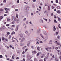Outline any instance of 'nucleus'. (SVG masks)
<instances>
[{"instance_id":"nucleus-1","label":"nucleus","mask_w":61,"mask_h":61,"mask_svg":"<svg viewBox=\"0 0 61 61\" xmlns=\"http://www.w3.org/2000/svg\"><path fill=\"white\" fill-rule=\"evenodd\" d=\"M29 7L28 6L25 8V10L26 12H28L29 10Z\"/></svg>"},{"instance_id":"nucleus-2","label":"nucleus","mask_w":61,"mask_h":61,"mask_svg":"<svg viewBox=\"0 0 61 61\" xmlns=\"http://www.w3.org/2000/svg\"><path fill=\"white\" fill-rule=\"evenodd\" d=\"M45 54H42L41 55V58H43L45 57Z\"/></svg>"},{"instance_id":"nucleus-3","label":"nucleus","mask_w":61,"mask_h":61,"mask_svg":"<svg viewBox=\"0 0 61 61\" xmlns=\"http://www.w3.org/2000/svg\"><path fill=\"white\" fill-rule=\"evenodd\" d=\"M18 26H19L18 25H17L16 28L15 29V30L16 31H17L18 30Z\"/></svg>"},{"instance_id":"nucleus-4","label":"nucleus","mask_w":61,"mask_h":61,"mask_svg":"<svg viewBox=\"0 0 61 61\" xmlns=\"http://www.w3.org/2000/svg\"><path fill=\"white\" fill-rule=\"evenodd\" d=\"M53 31H55V30H56V27H55V26L53 25Z\"/></svg>"},{"instance_id":"nucleus-5","label":"nucleus","mask_w":61,"mask_h":61,"mask_svg":"<svg viewBox=\"0 0 61 61\" xmlns=\"http://www.w3.org/2000/svg\"><path fill=\"white\" fill-rule=\"evenodd\" d=\"M16 23H18L19 22V19H16Z\"/></svg>"},{"instance_id":"nucleus-6","label":"nucleus","mask_w":61,"mask_h":61,"mask_svg":"<svg viewBox=\"0 0 61 61\" xmlns=\"http://www.w3.org/2000/svg\"><path fill=\"white\" fill-rule=\"evenodd\" d=\"M25 40V38H23L21 40V41H20L21 42H23V41H24V40Z\"/></svg>"},{"instance_id":"nucleus-7","label":"nucleus","mask_w":61,"mask_h":61,"mask_svg":"<svg viewBox=\"0 0 61 61\" xmlns=\"http://www.w3.org/2000/svg\"><path fill=\"white\" fill-rule=\"evenodd\" d=\"M48 10H50V6H48Z\"/></svg>"},{"instance_id":"nucleus-8","label":"nucleus","mask_w":61,"mask_h":61,"mask_svg":"<svg viewBox=\"0 0 61 61\" xmlns=\"http://www.w3.org/2000/svg\"><path fill=\"white\" fill-rule=\"evenodd\" d=\"M43 34L44 35H46L47 34L46 33V31H44V32H43Z\"/></svg>"},{"instance_id":"nucleus-9","label":"nucleus","mask_w":61,"mask_h":61,"mask_svg":"<svg viewBox=\"0 0 61 61\" xmlns=\"http://www.w3.org/2000/svg\"><path fill=\"white\" fill-rule=\"evenodd\" d=\"M40 35L41 36V37H42V38H43V39H45V37H44L43 36V35H42V34H40Z\"/></svg>"},{"instance_id":"nucleus-10","label":"nucleus","mask_w":61,"mask_h":61,"mask_svg":"<svg viewBox=\"0 0 61 61\" xmlns=\"http://www.w3.org/2000/svg\"><path fill=\"white\" fill-rule=\"evenodd\" d=\"M20 46H24L25 45L24 44H22L21 43H20Z\"/></svg>"},{"instance_id":"nucleus-11","label":"nucleus","mask_w":61,"mask_h":61,"mask_svg":"<svg viewBox=\"0 0 61 61\" xmlns=\"http://www.w3.org/2000/svg\"><path fill=\"white\" fill-rule=\"evenodd\" d=\"M56 8L58 9H60V7L59 6H57L56 7Z\"/></svg>"},{"instance_id":"nucleus-12","label":"nucleus","mask_w":61,"mask_h":61,"mask_svg":"<svg viewBox=\"0 0 61 61\" xmlns=\"http://www.w3.org/2000/svg\"><path fill=\"white\" fill-rule=\"evenodd\" d=\"M3 18V17L2 16H0V21H1Z\"/></svg>"},{"instance_id":"nucleus-13","label":"nucleus","mask_w":61,"mask_h":61,"mask_svg":"<svg viewBox=\"0 0 61 61\" xmlns=\"http://www.w3.org/2000/svg\"><path fill=\"white\" fill-rule=\"evenodd\" d=\"M23 36V35L22 34H21L20 35V37L21 38H22V37Z\"/></svg>"},{"instance_id":"nucleus-14","label":"nucleus","mask_w":61,"mask_h":61,"mask_svg":"<svg viewBox=\"0 0 61 61\" xmlns=\"http://www.w3.org/2000/svg\"><path fill=\"white\" fill-rule=\"evenodd\" d=\"M14 56H15V55H13L12 57V59H14Z\"/></svg>"},{"instance_id":"nucleus-15","label":"nucleus","mask_w":61,"mask_h":61,"mask_svg":"<svg viewBox=\"0 0 61 61\" xmlns=\"http://www.w3.org/2000/svg\"><path fill=\"white\" fill-rule=\"evenodd\" d=\"M40 32V29L38 30L37 32V34L38 33H39Z\"/></svg>"},{"instance_id":"nucleus-16","label":"nucleus","mask_w":61,"mask_h":61,"mask_svg":"<svg viewBox=\"0 0 61 61\" xmlns=\"http://www.w3.org/2000/svg\"><path fill=\"white\" fill-rule=\"evenodd\" d=\"M57 12L58 14H60V10H58L57 11Z\"/></svg>"},{"instance_id":"nucleus-17","label":"nucleus","mask_w":61,"mask_h":61,"mask_svg":"<svg viewBox=\"0 0 61 61\" xmlns=\"http://www.w3.org/2000/svg\"><path fill=\"white\" fill-rule=\"evenodd\" d=\"M24 26L25 28H26V25H25V24H24Z\"/></svg>"},{"instance_id":"nucleus-18","label":"nucleus","mask_w":61,"mask_h":61,"mask_svg":"<svg viewBox=\"0 0 61 61\" xmlns=\"http://www.w3.org/2000/svg\"><path fill=\"white\" fill-rule=\"evenodd\" d=\"M57 38L58 39H59H59H60V36H58L57 37Z\"/></svg>"},{"instance_id":"nucleus-19","label":"nucleus","mask_w":61,"mask_h":61,"mask_svg":"<svg viewBox=\"0 0 61 61\" xmlns=\"http://www.w3.org/2000/svg\"><path fill=\"white\" fill-rule=\"evenodd\" d=\"M56 44L57 45H59L60 46V43H59L58 42H57L56 43Z\"/></svg>"},{"instance_id":"nucleus-20","label":"nucleus","mask_w":61,"mask_h":61,"mask_svg":"<svg viewBox=\"0 0 61 61\" xmlns=\"http://www.w3.org/2000/svg\"><path fill=\"white\" fill-rule=\"evenodd\" d=\"M33 52L34 53V54H36V51H33Z\"/></svg>"},{"instance_id":"nucleus-21","label":"nucleus","mask_w":61,"mask_h":61,"mask_svg":"<svg viewBox=\"0 0 61 61\" xmlns=\"http://www.w3.org/2000/svg\"><path fill=\"white\" fill-rule=\"evenodd\" d=\"M10 35V33L9 32H8L7 34V36H8Z\"/></svg>"},{"instance_id":"nucleus-22","label":"nucleus","mask_w":61,"mask_h":61,"mask_svg":"<svg viewBox=\"0 0 61 61\" xmlns=\"http://www.w3.org/2000/svg\"><path fill=\"white\" fill-rule=\"evenodd\" d=\"M58 20L59 21H60V20H61V18H60L59 17L58 18Z\"/></svg>"},{"instance_id":"nucleus-23","label":"nucleus","mask_w":61,"mask_h":61,"mask_svg":"<svg viewBox=\"0 0 61 61\" xmlns=\"http://www.w3.org/2000/svg\"><path fill=\"white\" fill-rule=\"evenodd\" d=\"M16 17L17 18H18V15L17 14H16Z\"/></svg>"},{"instance_id":"nucleus-24","label":"nucleus","mask_w":61,"mask_h":61,"mask_svg":"<svg viewBox=\"0 0 61 61\" xmlns=\"http://www.w3.org/2000/svg\"><path fill=\"white\" fill-rule=\"evenodd\" d=\"M25 33L26 34H27L28 33V31H26L25 32Z\"/></svg>"},{"instance_id":"nucleus-25","label":"nucleus","mask_w":61,"mask_h":61,"mask_svg":"<svg viewBox=\"0 0 61 61\" xmlns=\"http://www.w3.org/2000/svg\"><path fill=\"white\" fill-rule=\"evenodd\" d=\"M10 20H11L10 19H7V20L8 21H10Z\"/></svg>"},{"instance_id":"nucleus-26","label":"nucleus","mask_w":61,"mask_h":61,"mask_svg":"<svg viewBox=\"0 0 61 61\" xmlns=\"http://www.w3.org/2000/svg\"><path fill=\"white\" fill-rule=\"evenodd\" d=\"M56 3H58V0H56Z\"/></svg>"},{"instance_id":"nucleus-27","label":"nucleus","mask_w":61,"mask_h":61,"mask_svg":"<svg viewBox=\"0 0 61 61\" xmlns=\"http://www.w3.org/2000/svg\"><path fill=\"white\" fill-rule=\"evenodd\" d=\"M37 9L39 11H41V10L40 9H39L38 8H37Z\"/></svg>"},{"instance_id":"nucleus-28","label":"nucleus","mask_w":61,"mask_h":61,"mask_svg":"<svg viewBox=\"0 0 61 61\" xmlns=\"http://www.w3.org/2000/svg\"><path fill=\"white\" fill-rule=\"evenodd\" d=\"M54 23H57V22L56 21V20H54Z\"/></svg>"},{"instance_id":"nucleus-29","label":"nucleus","mask_w":61,"mask_h":61,"mask_svg":"<svg viewBox=\"0 0 61 61\" xmlns=\"http://www.w3.org/2000/svg\"><path fill=\"white\" fill-rule=\"evenodd\" d=\"M26 20V18H25L24 19H23V21H25V20Z\"/></svg>"},{"instance_id":"nucleus-30","label":"nucleus","mask_w":61,"mask_h":61,"mask_svg":"<svg viewBox=\"0 0 61 61\" xmlns=\"http://www.w3.org/2000/svg\"><path fill=\"white\" fill-rule=\"evenodd\" d=\"M34 61H38L37 59L36 58H35L34 59Z\"/></svg>"},{"instance_id":"nucleus-31","label":"nucleus","mask_w":61,"mask_h":61,"mask_svg":"<svg viewBox=\"0 0 61 61\" xmlns=\"http://www.w3.org/2000/svg\"><path fill=\"white\" fill-rule=\"evenodd\" d=\"M44 13L45 14V15H46L47 13L46 11H45L44 12Z\"/></svg>"},{"instance_id":"nucleus-32","label":"nucleus","mask_w":61,"mask_h":61,"mask_svg":"<svg viewBox=\"0 0 61 61\" xmlns=\"http://www.w3.org/2000/svg\"><path fill=\"white\" fill-rule=\"evenodd\" d=\"M45 49H46V50H47V51H48V48H45Z\"/></svg>"},{"instance_id":"nucleus-33","label":"nucleus","mask_w":61,"mask_h":61,"mask_svg":"<svg viewBox=\"0 0 61 61\" xmlns=\"http://www.w3.org/2000/svg\"><path fill=\"white\" fill-rule=\"evenodd\" d=\"M48 48L49 49H52V48L51 47H48Z\"/></svg>"},{"instance_id":"nucleus-34","label":"nucleus","mask_w":61,"mask_h":61,"mask_svg":"<svg viewBox=\"0 0 61 61\" xmlns=\"http://www.w3.org/2000/svg\"><path fill=\"white\" fill-rule=\"evenodd\" d=\"M5 47H6L7 48V49H9V47L8 46H5Z\"/></svg>"},{"instance_id":"nucleus-35","label":"nucleus","mask_w":61,"mask_h":61,"mask_svg":"<svg viewBox=\"0 0 61 61\" xmlns=\"http://www.w3.org/2000/svg\"><path fill=\"white\" fill-rule=\"evenodd\" d=\"M40 20L41 21H42V23H43V20H42V19H41Z\"/></svg>"},{"instance_id":"nucleus-36","label":"nucleus","mask_w":61,"mask_h":61,"mask_svg":"<svg viewBox=\"0 0 61 61\" xmlns=\"http://www.w3.org/2000/svg\"><path fill=\"white\" fill-rule=\"evenodd\" d=\"M12 27H15V25H12Z\"/></svg>"},{"instance_id":"nucleus-37","label":"nucleus","mask_w":61,"mask_h":61,"mask_svg":"<svg viewBox=\"0 0 61 61\" xmlns=\"http://www.w3.org/2000/svg\"><path fill=\"white\" fill-rule=\"evenodd\" d=\"M32 55H35V53H34V52H33V51L32 52Z\"/></svg>"},{"instance_id":"nucleus-38","label":"nucleus","mask_w":61,"mask_h":61,"mask_svg":"<svg viewBox=\"0 0 61 61\" xmlns=\"http://www.w3.org/2000/svg\"><path fill=\"white\" fill-rule=\"evenodd\" d=\"M51 7L52 9H54V8H55V7H54V6H52Z\"/></svg>"},{"instance_id":"nucleus-39","label":"nucleus","mask_w":61,"mask_h":61,"mask_svg":"<svg viewBox=\"0 0 61 61\" xmlns=\"http://www.w3.org/2000/svg\"><path fill=\"white\" fill-rule=\"evenodd\" d=\"M39 49H40V47H38L37 48V50H39Z\"/></svg>"},{"instance_id":"nucleus-40","label":"nucleus","mask_w":61,"mask_h":61,"mask_svg":"<svg viewBox=\"0 0 61 61\" xmlns=\"http://www.w3.org/2000/svg\"><path fill=\"white\" fill-rule=\"evenodd\" d=\"M14 20L15 21H16V18L15 17L14 18Z\"/></svg>"},{"instance_id":"nucleus-41","label":"nucleus","mask_w":61,"mask_h":61,"mask_svg":"<svg viewBox=\"0 0 61 61\" xmlns=\"http://www.w3.org/2000/svg\"><path fill=\"white\" fill-rule=\"evenodd\" d=\"M29 45H30L29 43H28L27 44V46H28L29 47Z\"/></svg>"},{"instance_id":"nucleus-42","label":"nucleus","mask_w":61,"mask_h":61,"mask_svg":"<svg viewBox=\"0 0 61 61\" xmlns=\"http://www.w3.org/2000/svg\"><path fill=\"white\" fill-rule=\"evenodd\" d=\"M12 20H14V16H12L11 17Z\"/></svg>"},{"instance_id":"nucleus-43","label":"nucleus","mask_w":61,"mask_h":61,"mask_svg":"<svg viewBox=\"0 0 61 61\" xmlns=\"http://www.w3.org/2000/svg\"><path fill=\"white\" fill-rule=\"evenodd\" d=\"M11 35H10L9 36V39H10L11 38Z\"/></svg>"},{"instance_id":"nucleus-44","label":"nucleus","mask_w":61,"mask_h":61,"mask_svg":"<svg viewBox=\"0 0 61 61\" xmlns=\"http://www.w3.org/2000/svg\"><path fill=\"white\" fill-rule=\"evenodd\" d=\"M3 57V56L2 55H0V58H2Z\"/></svg>"},{"instance_id":"nucleus-45","label":"nucleus","mask_w":61,"mask_h":61,"mask_svg":"<svg viewBox=\"0 0 61 61\" xmlns=\"http://www.w3.org/2000/svg\"><path fill=\"white\" fill-rule=\"evenodd\" d=\"M49 44H50L51 45H52L53 44H52V43L51 42V43L50 42L49 43Z\"/></svg>"},{"instance_id":"nucleus-46","label":"nucleus","mask_w":61,"mask_h":61,"mask_svg":"<svg viewBox=\"0 0 61 61\" xmlns=\"http://www.w3.org/2000/svg\"><path fill=\"white\" fill-rule=\"evenodd\" d=\"M12 33L13 34H15V32L14 31H13L12 32Z\"/></svg>"},{"instance_id":"nucleus-47","label":"nucleus","mask_w":61,"mask_h":61,"mask_svg":"<svg viewBox=\"0 0 61 61\" xmlns=\"http://www.w3.org/2000/svg\"><path fill=\"white\" fill-rule=\"evenodd\" d=\"M31 48L32 49H33V48H34V46H31Z\"/></svg>"},{"instance_id":"nucleus-48","label":"nucleus","mask_w":61,"mask_h":61,"mask_svg":"<svg viewBox=\"0 0 61 61\" xmlns=\"http://www.w3.org/2000/svg\"><path fill=\"white\" fill-rule=\"evenodd\" d=\"M4 5V4L3 3H1L0 4V5L1 6H2V5Z\"/></svg>"},{"instance_id":"nucleus-49","label":"nucleus","mask_w":61,"mask_h":61,"mask_svg":"<svg viewBox=\"0 0 61 61\" xmlns=\"http://www.w3.org/2000/svg\"><path fill=\"white\" fill-rule=\"evenodd\" d=\"M38 39H36V41L37 42H39V41H38Z\"/></svg>"},{"instance_id":"nucleus-50","label":"nucleus","mask_w":61,"mask_h":61,"mask_svg":"<svg viewBox=\"0 0 61 61\" xmlns=\"http://www.w3.org/2000/svg\"><path fill=\"white\" fill-rule=\"evenodd\" d=\"M3 2L4 3H6V0H4Z\"/></svg>"},{"instance_id":"nucleus-51","label":"nucleus","mask_w":61,"mask_h":61,"mask_svg":"<svg viewBox=\"0 0 61 61\" xmlns=\"http://www.w3.org/2000/svg\"><path fill=\"white\" fill-rule=\"evenodd\" d=\"M55 49H56V50H57V49H58V47H55Z\"/></svg>"},{"instance_id":"nucleus-52","label":"nucleus","mask_w":61,"mask_h":61,"mask_svg":"<svg viewBox=\"0 0 61 61\" xmlns=\"http://www.w3.org/2000/svg\"><path fill=\"white\" fill-rule=\"evenodd\" d=\"M2 30V28H1L0 29V31H1Z\"/></svg>"},{"instance_id":"nucleus-53","label":"nucleus","mask_w":61,"mask_h":61,"mask_svg":"<svg viewBox=\"0 0 61 61\" xmlns=\"http://www.w3.org/2000/svg\"><path fill=\"white\" fill-rule=\"evenodd\" d=\"M36 43L37 44H39V42H38V41H37V42H36Z\"/></svg>"},{"instance_id":"nucleus-54","label":"nucleus","mask_w":61,"mask_h":61,"mask_svg":"<svg viewBox=\"0 0 61 61\" xmlns=\"http://www.w3.org/2000/svg\"><path fill=\"white\" fill-rule=\"evenodd\" d=\"M29 24H30V25H32V22H31V21H30L29 22Z\"/></svg>"},{"instance_id":"nucleus-55","label":"nucleus","mask_w":61,"mask_h":61,"mask_svg":"<svg viewBox=\"0 0 61 61\" xmlns=\"http://www.w3.org/2000/svg\"><path fill=\"white\" fill-rule=\"evenodd\" d=\"M9 24H7L6 25V26H9Z\"/></svg>"},{"instance_id":"nucleus-56","label":"nucleus","mask_w":61,"mask_h":61,"mask_svg":"<svg viewBox=\"0 0 61 61\" xmlns=\"http://www.w3.org/2000/svg\"><path fill=\"white\" fill-rule=\"evenodd\" d=\"M51 16H54V15H53V13H51Z\"/></svg>"},{"instance_id":"nucleus-57","label":"nucleus","mask_w":61,"mask_h":61,"mask_svg":"<svg viewBox=\"0 0 61 61\" xmlns=\"http://www.w3.org/2000/svg\"><path fill=\"white\" fill-rule=\"evenodd\" d=\"M17 3H19V0H17Z\"/></svg>"},{"instance_id":"nucleus-58","label":"nucleus","mask_w":61,"mask_h":61,"mask_svg":"<svg viewBox=\"0 0 61 61\" xmlns=\"http://www.w3.org/2000/svg\"><path fill=\"white\" fill-rule=\"evenodd\" d=\"M5 40L7 42L8 41V40H7L6 38L5 39Z\"/></svg>"},{"instance_id":"nucleus-59","label":"nucleus","mask_w":61,"mask_h":61,"mask_svg":"<svg viewBox=\"0 0 61 61\" xmlns=\"http://www.w3.org/2000/svg\"><path fill=\"white\" fill-rule=\"evenodd\" d=\"M2 39L3 40H5V38L4 37H3Z\"/></svg>"},{"instance_id":"nucleus-60","label":"nucleus","mask_w":61,"mask_h":61,"mask_svg":"<svg viewBox=\"0 0 61 61\" xmlns=\"http://www.w3.org/2000/svg\"><path fill=\"white\" fill-rule=\"evenodd\" d=\"M28 50V49H26L25 50V52H26V51H27V50Z\"/></svg>"},{"instance_id":"nucleus-61","label":"nucleus","mask_w":61,"mask_h":61,"mask_svg":"<svg viewBox=\"0 0 61 61\" xmlns=\"http://www.w3.org/2000/svg\"><path fill=\"white\" fill-rule=\"evenodd\" d=\"M59 58L60 60H61V56H60L59 57Z\"/></svg>"},{"instance_id":"nucleus-62","label":"nucleus","mask_w":61,"mask_h":61,"mask_svg":"<svg viewBox=\"0 0 61 61\" xmlns=\"http://www.w3.org/2000/svg\"><path fill=\"white\" fill-rule=\"evenodd\" d=\"M5 11H8L7 8H5Z\"/></svg>"},{"instance_id":"nucleus-63","label":"nucleus","mask_w":61,"mask_h":61,"mask_svg":"<svg viewBox=\"0 0 61 61\" xmlns=\"http://www.w3.org/2000/svg\"><path fill=\"white\" fill-rule=\"evenodd\" d=\"M12 24H14L15 23V22L13 21L11 22Z\"/></svg>"},{"instance_id":"nucleus-64","label":"nucleus","mask_w":61,"mask_h":61,"mask_svg":"<svg viewBox=\"0 0 61 61\" xmlns=\"http://www.w3.org/2000/svg\"><path fill=\"white\" fill-rule=\"evenodd\" d=\"M44 61H46V58H44Z\"/></svg>"}]
</instances>
